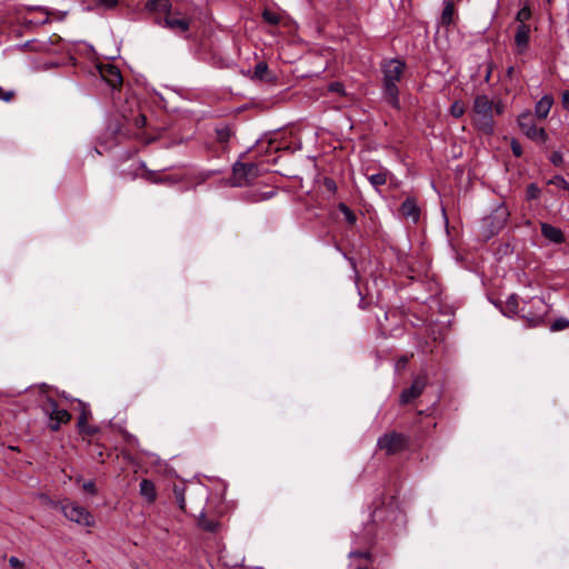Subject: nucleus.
Wrapping results in <instances>:
<instances>
[{
	"instance_id": "nucleus-20",
	"label": "nucleus",
	"mask_w": 569,
	"mask_h": 569,
	"mask_svg": "<svg viewBox=\"0 0 569 569\" xmlns=\"http://www.w3.org/2000/svg\"><path fill=\"white\" fill-rule=\"evenodd\" d=\"M140 169L142 172L139 174L141 179L149 183L160 184V180L162 178V170H150L147 168L143 161L140 162Z\"/></svg>"
},
{
	"instance_id": "nucleus-53",
	"label": "nucleus",
	"mask_w": 569,
	"mask_h": 569,
	"mask_svg": "<svg viewBox=\"0 0 569 569\" xmlns=\"http://www.w3.org/2000/svg\"><path fill=\"white\" fill-rule=\"evenodd\" d=\"M492 221H493V218H492V217H487V218L485 219V223H486V224L492 223Z\"/></svg>"
},
{
	"instance_id": "nucleus-23",
	"label": "nucleus",
	"mask_w": 569,
	"mask_h": 569,
	"mask_svg": "<svg viewBox=\"0 0 569 569\" xmlns=\"http://www.w3.org/2000/svg\"><path fill=\"white\" fill-rule=\"evenodd\" d=\"M455 4L450 1L445 3L440 21L443 26H450L453 21Z\"/></svg>"
},
{
	"instance_id": "nucleus-36",
	"label": "nucleus",
	"mask_w": 569,
	"mask_h": 569,
	"mask_svg": "<svg viewBox=\"0 0 569 569\" xmlns=\"http://www.w3.org/2000/svg\"><path fill=\"white\" fill-rule=\"evenodd\" d=\"M328 91L332 93H337L339 96H345V84L340 81H333L328 84Z\"/></svg>"
},
{
	"instance_id": "nucleus-25",
	"label": "nucleus",
	"mask_w": 569,
	"mask_h": 569,
	"mask_svg": "<svg viewBox=\"0 0 569 569\" xmlns=\"http://www.w3.org/2000/svg\"><path fill=\"white\" fill-rule=\"evenodd\" d=\"M79 407L80 415L78 417L77 428H82L83 426H86V423H88V420L91 417V410L90 407L82 401H79Z\"/></svg>"
},
{
	"instance_id": "nucleus-14",
	"label": "nucleus",
	"mask_w": 569,
	"mask_h": 569,
	"mask_svg": "<svg viewBox=\"0 0 569 569\" xmlns=\"http://www.w3.org/2000/svg\"><path fill=\"white\" fill-rule=\"evenodd\" d=\"M400 214L410 219L413 223H417L420 218V208L415 197H408L399 208Z\"/></svg>"
},
{
	"instance_id": "nucleus-57",
	"label": "nucleus",
	"mask_w": 569,
	"mask_h": 569,
	"mask_svg": "<svg viewBox=\"0 0 569 569\" xmlns=\"http://www.w3.org/2000/svg\"><path fill=\"white\" fill-rule=\"evenodd\" d=\"M356 569H368L367 567H358Z\"/></svg>"
},
{
	"instance_id": "nucleus-8",
	"label": "nucleus",
	"mask_w": 569,
	"mask_h": 569,
	"mask_svg": "<svg viewBox=\"0 0 569 569\" xmlns=\"http://www.w3.org/2000/svg\"><path fill=\"white\" fill-rule=\"evenodd\" d=\"M377 446L387 455H396L409 448L410 437L397 431L387 432L378 438Z\"/></svg>"
},
{
	"instance_id": "nucleus-34",
	"label": "nucleus",
	"mask_w": 569,
	"mask_h": 569,
	"mask_svg": "<svg viewBox=\"0 0 569 569\" xmlns=\"http://www.w3.org/2000/svg\"><path fill=\"white\" fill-rule=\"evenodd\" d=\"M78 431L83 437L84 436L93 437L94 435H97L100 431V429L97 426L86 423V426H83L82 428H78Z\"/></svg>"
},
{
	"instance_id": "nucleus-17",
	"label": "nucleus",
	"mask_w": 569,
	"mask_h": 569,
	"mask_svg": "<svg viewBox=\"0 0 569 569\" xmlns=\"http://www.w3.org/2000/svg\"><path fill=\"white\" fill-rule=\"evenodd\" d=\"M28 11H39L41 12L44 17L42 19H28V18H22V23L26 26V27H36V26H43V24H47L50 22V12L49 10L46 8V7H40V6H37V7H28L27 8Z\"/></svg>"
},
{
	"instance_id": "nucleus-33",
	"label": "nucleus",
	"mask_w": 569,
	"mask_h": 569,
	"mask_svg": "<svg viewBox=\"0 0 569 569\" xmlns=\"http://www.w3.org/2000/svg\"><path fill=\"white\" fill-rule=\"evenodd\" d=\"M466 112L465 106L460 101H455L450 107V114L453 118H461Z\"/></svg>"
},
{
	"instance_id": "nucleus-37",
	"label": "nucleus",
	"mask_w": 569,
	"mask_h": 569,
	"mask_svg": "<svg viewBox=\"0 0 569 569\" xmlns=\"http://www.w3.org/2000/svg\"><path fill=\"white\" fill-rule=\"evenodd\" d=\"M497 213H498L499 221L496 226V229L499 230L505 226L507 218L509 216V212L505 207H501L497 210Z\"/></svg>"
},
{
	"instance_id": "nucleus-47",
	"label": "nucleus",
	"mask_w": 569,
	"mask_h": 569,
	"mask_svg": "<svg viewBox=\"0 0 569 569\" xmlns=\"http://www.w3.org/2000/svg\"><path fill=\"white\" fill-rule=\"evenodd\" d=\"M349 557L350 558H366V559H369L370 558V552L369 551L356 550V551H351L349 553Z\"/></svg>"
},
{
	"instance_id": "nucleus-7",
	"label": "nucleus",
	"mask_w": 569,
	"mask_h": 569,
	"mask_svg": "<svg viewBox=\"0 0 569 569\" xmlns=\"http://www.w3.org/2000/svg\"><path fill=\"white\" fill-rule=\"evenodd\" d=\"M40 408L49 418L48 427L51 431H58L61 425L68 423L71 420L69 411L60 409L58 402L49 396L41 400Z\"/></svg>"
},
{
	"instance_id": "nucleus-27",
	"label": "nucleus",
	"mask_w": 569,
	"mask_h": 569,
	"mask_svg": "<svg viewBox=\"0 0 569 569\" xmlns=\"http://www.w3.org/2000/svg\"><path fill=\"white\" fill-rule=\"evenodd\" d=\"M198 525L201 529L208 532H214L219 527V523L216 520L208 519L203 513H201Z\"/></svg>"
},
{
	"instance_id": "nucleus-35",
	"label": "nucleus",
	"mask_w": 569,
	"mask_h": 569,
	"mask_svg": "<svg viewBox=\"0 0 569 569\" xmlns=\"http://www.w3.org/2000/svg\"><path fill=\"white\" fill-rule=\"evenodd\" d=\"M569 328V320L565 319V318H558L556 319L551 326H550V330L551 331H560V330H565Z\"/></svg>"
},
{
	"instance_id": "nucleus-38",
	"label": "nucleus",
	"mask_w": 569,
	"mask_h": 569,
	"mask_svg": "<svg viewBox=\"0 0 569 569\" xmlns=\"http://www.w3.org/2000/svg\"><path fill=\"white\" fill-rule=\"evenodd\" d=\"M549 160L556 167H561L563 164V157L560 151H552Z\"/></svg>"
},
{
	"instance_id": "nucleus-29",
	"label": "nucleus",
	"mask_w": 569,
	"mask_h": 569,
	"mask_svg": "<svg viewBox=\"0 0 569 569\" xmlns=\"http://www.w3.org/2000/svg\"><path fill=\"white\" fill-rule=\"evenodd\" d=\"M184 487L181 486H174L173 487V496L176 499V502L180 510L186 512V497H184Z\"/></svg>"
},
{
	"instance_id": "nucleus-16",
	"label": "nucleus",
	"mask_w": 569,
	"mask_h": 569,
	"mask_svg": "<svg viewBox=\"0 0 569 569\" xmlns=\"http://www.w3.org/2000/svg\"><path fill=\"white\" fill-rule=\"evenodd\" d=\"M541 234L556 244L565 242V234L562 230L550 223H541Z\"/></svg>"
},
{
	"instance_id": "nucleus-44",
	"label": "nucleus",
	"mask_w": 569,
	"mask_h": 569,
	"mask_svg": "<svg viewBox=\"0 0 569 569\" xmlns=\"http://www.w3.org/2000/svg\"><path fill=\"white\" fill-rule=\"evenodd\" d=\"M119 0H97V3L104 9H113L118 6Z\"/></svg>"
},
{
	"instance_id": "nucleus-10",
	"label": "nucleus",
	"mask_w": 569,
	"mask_h": 569,
	"mask_svg": "<svg viewBox=\"0 0 569 569\" xmlns=\"http://www.w3.org/2000/svg\"><path fill=\"white\" fill-rule=\"evenodd\" d=\"M428 383V376L426 373L419 375L413 378L410 387L405 388L399 397V403L406 406L419 398Z\"/></svg>"
},
{
	"instance_id": "nucleus-43",
	"label": "nucleus",
	"mask_w": 569,
	"mask_h": 569,
	"mask_svg": "<svg viewBox=\"0 0 569 569\" xmlns=\"http://www.w3.org/2000/svg\"><path fill=\"white\" fill-rule=\"evenodd\" d=\"M83 490L90 495H96L97 493V487H96V482L93 480H88L83 483L82 486Z\"/></svg>"
},
{
	"instance_id": "nucleus-39",
	"label": "nucleus",
	"mask_w": 569,
	"mask_h": 569,
	"mask_svg": "<svg viewBox=\"0 0 569 569\" xmlns=\"http://www.w3.org/2000/svg\"><path fill=\"white\" fill-rule=\"evenodd\" d=\"M16 96L14 90H6L0 87V100L4 102H10Z\"/></svg>"
},
{
	"instance_id": "nucleus-28",
	"label": "nucleus",
	"mask_w": 569,
	"mask_h": 569,
	"mask_svg": "<svg viewBox=\"0 0 569 569\" xmlns=\"http://www.w3.org/2000/svg\"><path fill=\"white\" fill-rule=\"evenodd\" d=\"M338 210L343 214L346 222L353 226L357 222L356 213L343 202L338 204Z\"/></svg>"
},
{
	"instance_id": "nucleus-30",
	"label": "nucleus",
	"mask_w": 569,
	"mask_h": 569,
	"mask_svg": "<svg viewBox=\"0 0 569 569\" xmlns=\"http://www.w3.org/2000/svg\"><path fill=\"white\" fill-rule=\"evenodd\" d=\"M369 182L371 186L378 190L381 186L387 183V172H378L370 174L368 177Z\"/></svg>"
},
{
	"instance_id": "nucleus-18",
	"label": "nucleus",
	"mask_w": 569,
	"mask_h": 569,
	"mask_svg": "<svg viewBox=\"0 0 569 569\" xmlns=\"http://www.w3.org/2000/svg\"><path fill=\"white\" fill-rule=\"evenodd\" d=\"M553 104V98L551 94H545L535 106V114L539 119H546Z\"/></svg>"
},
{
	"instance_id": "nucleus-3",
	"label": "nucleus",
	"mask_w": 569,
	"mask_h": 569,
	"mask_svg": "<svg viewBox=\"0 0 569 569\" xmlns=\"http://www.w3.org/2000/svg\"><path fill=\"white\" fill-rule=\"evenodd\" d=\"M41 499L51 508L60 509L63 516L79 526L93 527L96 523L93 515L79 503L71 501L70 499H63L61 501L52 500L47 495H42Z\"/></svg>"
},
{
	"instance_id": "nucleus-6",
	"label": "nucleus",
	"mask_w": 569,
	"mask_h": 569,
	"mask_svg": "<svg viewBox=\"0 0 569 569\" xmlns=\"http://www.w3.org/2000/svg\"><path fill=\"white\" fill-rule=\"evenodd\" d=\"M250 150L242 152L232 166V184L236 187L248 186L259 177L258 164L242 161Z\"/></svg>"
},
{
	"instance_id": "nucleus-26",
	"label": "nucleus",
	"mask_w": 569,
	"mask_h": 569,
	"mask_svg": "<svg viewBox=\"0 0 569 569\" xmlns=\"http://www.w3.org/2000/svg\"><path fill=\"white\" fill-rule=\"evenodd\" d=\"M532 17V11L530 9V6L528 3H525V6L517 12L515 20L518 24H528L527 21H529Z\"/></svg>"
},
{
	"instance_id": "nucleus-56",
	"label": "nucleus",
	"mask_w": 569,
	"mask_h": 569,
	"mask_svg": "<svg viewBox=\"0 0 569 569\" xmlns=\"http://www.w3.org/2000/svg\"><path fill=\"white\" fill-rule=\"evenodd\" d=\"M548 4L552 3V0H545Z\"/></svg>"
},
{
	"instance_id": "nucleus-12",
	"label": "nucleus",
	"mask_w": 569,
	"mask_h": 569,
	"mask_svg": "<svg viewBox=\"0 0 569 569\" xmlns=\"http://www.w3.org/2000/svg\"><path fill=\"white\" fill-rule=\"evenodd\" d=\"M531 27L529 24H518L515 32L516 53L527 52L530 41Z\"/></svg>"
},
{
	"instance_id": "nucleus-4",
	"label": "nucleus",
	"mask_w": 569,
	"mask_h": 569,
	"mask_svg": "<svg viewBox=\"0 0 569 569\" xmlns=\"http://www.w3.org/2000/svg\"><path fill=\"white\" fill-rule=\"evenodd\" d=\"M547 313L548 306L545 300L540 297H532L522 301L519 317L527 322L528 327H538L545 322Z\"/></svg>"
},
{
	"instance_id": "nucleus-48",
	"label": "nucleus",
	"mask_w": 569,
	"mask_h": 569,
	"mask_svg": "<svg viewBox=\"0 0 569 569\" xmlns=\"http://www.w3.org/2000/svg\"><path fill=\"white\" fill-rule=\"evenodd\" d=\"M147 123V117L142 113L138 114L134 118V124L137 128H143Z\"/></svg>"
},
{
	"instance_id": "nucleus-31",
	"label": "nucleus",
	"mask_w": 569,
	"mask_h": 569,
	"mask_svg": "<svg viewBox=\"0 0 569 569\" xmlns=\"http://www.w3.org/2000/svg\"><path fill=\"white\" fill-rule=\"evenodd\" d=\"M540 194H541V189L539 188V186L537 183L532 182L527 186L526 200H528V201L537 200V199H539Z\"/></svg>"
},
{
	"instance_id": "nucleus-1",
	"label": "nucleus",
	"mask_w": 569,
	"mask_h": 569,
	"mask_svg": "<svg viewBox=\"0 0 569 569\" xmlns=\"http://www.w3.org/2000/svg\"><path fill=\"white\" fill-rule=\"evenodd\" d=\"M406 62L393 58L381 64L382 98L392 108L400 110L398 83L402 80Z\"/></svg>"
},
{
	"instance_id": "nucleus-41",
	"label": "nucleus",
	"mask_w": 569,
	"mask_h": 569,
	"mask_svg": "<svg viewBox=\"0 0 569 569\" xmlns=\"http://www.w3.org/2000/svg\"><path fill=\"white\" fill-rule=\"evenodd\" d=\"M510 148L515 157L519 158L522 156V147L518 140L512 139L510 142Z\"/></svg>"
},
{
	"instance_id": "nucleus-19",
	"label": "nucleus",
	"mask_w": 569,
	"mask_h": 569,
	"mask_svg": "<svg viewBox=\"0 0 569 569\" xmlns=\"http://www.w3.org/2000/svg\"><path fill=\"white\" fill-rule=\"evenodd\" d=\"M139 491L148 503H153L157 500L156 486L150 479H142L140 481Z\"/></svg>"
},
{
	"instance_id": "nucleus-55",
	"label": "nucleus",
	"mask_w": 569,
	"mask_h": 569,
	"mask_svg": "<svg viewBox=\"0 0 569 569\" xmlns=\"http://www.w3.org/2000/svg\"><path fill=\"white\" fill-rule=\"evenodd\" d=\"M349 260H350L352 267L356 268V262L353 261V259H349Z\"/></svg>"
},
{
	"instance_id": "nucleus-50",
	"label": "nucleus",
	"mask_w": 569,
	"mask_h": 569,
	"mask_svg": "<svg viewBox=\"0 0 569 569\" xmlns=\"http://www.w3.org/2000/svg\"><path fill=\"white\" fill-rule=\"evenodd\" d=\"M561 102L563 108L569 110V90L563 91Z\"/></svg>"
},
{
	"instance_id": "nucleus-5",
	"label": "nucleus",
	"mask_w": 569,
	"mask_h": 569,
	"mask_svg": "<svg viewBox=\"0 0 569 569\" xmlns=\"http://www.w3.org/2000/svg\"><path fill=\"white\" fill-rule=\"evenodd\" d=\"M193 19L191 17L173 10L163 18H153V23L170 30L174 34L181 36L184 39L189 38V31Z\"/></svg>"
},
{
	"instance_id": "nucleus-42",
	"label": "nucleus",
	"mask_w": 569,
	"mask_h": 569,
	"mask_svg": "<svg viewBox=\"0 0 569 569\" xmlns=\"http://www.w3.org/2000/svg\"><path fill=\"white\" fill-rule=\"evenodd\" d=\"M323 186H325V188L328 191H330L332 193H335L337 191V183H336V181L332 178L325 177L323 178Z\"/></svg>"
},
{
	"instance_id": "nucleus-54",
	"label": "nucleus",
	"mask_w": 569,
	"mask_h": 569,
	"mask_svg": "<svg viewBox=\"0 0 569 569\" xmlns=\"http://www.w3.org/2000/svg\"><path fill=\"white\" fill-rule=\"evenodd\" d=\"M373 541H375V537H373V536H369V537L367 538V541H366V542H367V543H369V545H371Z\"/></svg>"
},
{
	"instance_id": "nucleus-21",
	"label": "nucleus",
	"mask_w": 569,
	"mask_h": 569,
	"mask_svg": "<svg viewBox=\"0 0 569 569\" xmlns=\"http://www.w3.org/2000/svg\"><path fill=\"white\" fill-rule=\"evenodd\" d=\"M520 299L516 293L510 295L507 298L503 313L508 317H515L520 315Z\"/></svg>"
},
{
	"instance_id": "nucleus-11",
	"label": "nucleus",
	"mask_w": 569,
	"mask_h": 569,
	"mask_svg": "<svg viewBox=\"0 0 569 569\" xmlns=\"http://www.w3.org/2000/svg\"><path fill=\"white\" fill-rule=\"evenodd\" d=\"M100 78L112 89H119L122 84V76L118 67L107 62L97 66Z\"/></svg>"
},
{
	"instance_id": "nucleus-24",
	"label": "nucleus",
	"mask_w": 569,
	"mask_h": 569,
	"mask_svg": "<svg viewBox=\"0 0 569 569\" xmlns=\"http://www.w3.org/2000/svg\"><path fill=\"white\" fill-rule=\"evenodd\" d=\"M167 170H162V178L160 180V184L173 186L181 181H183L184 176L181 173H167Z\"/></svg>"
},
{
	"instance_id": "nucleus-45",
	"label": "nucleus",
	"mask_w": 569,
	"mask_h": 569,
	"mask_svg": "<svg viewBox=\"0 0 569 569\" xmlns=\"http://www.w3.org/2000/svg\"><path fill=\"white\" fill-rule=\"evenodd\" d=\"M9 565L13 569H22L24 567V562L14 556L9 558Z\"/></svg>"
},
{
	"instance_id": "nucleus-40",
	"label": "nucleus",
	"mask_w": 569,
	"mask_h": 569,
	"mask_svg": "<svg viewBox=\"0 0 569 569\" xmlns=\"http://www.w3.org/2000/svg\"><path fill=\"white\" fill-rule=\"evenodd\" d=\"M549 183H555L565 190H569V182L562 176H555L553 179L549 181Z\"/></svg>"
},
{
	"instance_id": "nucleus-9",
	"label": "nucleus",
	"mask_w": 569,
	"mask_h": 569,
	"mask_svg": "<svg viewBox=\"0 0 569 569\" xmlns=\"http://www.w3.org/2000/svg\"><path fill=\"white\" fill-rule=\"evenodd\" d=\"M518 126L522 133L532 141L545 143L548 134L543 128L536 126L535 120L529 111L521 113L517 119Z\"/></svg>"
},
{
	"instance_id": "nucleus-13",
	"label": "nucleus",
	"mask_w": 569,
	"mask_h": 569,
	"mask_svg": "<svg viewBox=\"0 0 569 569\" xmlns=\"http://www.w3.org/2000/svg\"><path fill=\"white\" fill-rule=\"evenodd\" d=\"M147 12L156 17L163 18L173 9L170 0H148L144 4Z\"/></svg>"
},
{
	"instance_id": "nucleus-46",
	"label": "nucleus",
	"mask_w": 569,
	"mask_h": 569,
	"mask_svg": "<svg viewBox=\"0 0 569 569\" xmlns=\"http://www.w3.org/2000/svg\"><path fill=\"white\" fill-rule=\"evenodd\" d=\"M409 356H401L398 360H397V363H396V368L397 370H400V369H405L406 366L408 365L409 362Z\"/></svg>"
},
{
	"instance_id": "nucleus-2",
	"label": "nucleus",
	"mask_w": 569,
	"mask_h": 569,
	"mask_svg": "<svg viewBox=\"0 0 569 569\" xmlns=\"http://www.w3.org/2000/svg\"><path fill=\"white\" fill-rule=\"evenodd\" d=\"M471 121L483 134L491 136L495 132L493 101L487 94L475 97Z\"/></svg>"
},
{
	"instance_id": "nucleus-52",
	"label": "nucleus",
	"mask_w": 569,
	"mask_h": 569,
	"mask_svg": "<svg viewBox=\"0 0 569 569\" xmlns=\"http://www.w3.org/2000/svg\"><path fill=\"white\" fill-rule=\"evenodd\" d=\"M273 194H274L273 191L266 192V193L262 194L261 199H263V200L270 199V198L273 197Z\"/></svg>"
},
{
	"instance_id": "nucleus-51",
	"label": "nucleus",
	"mask_w": 569,
	"mask_h": 569,
	"mask_svg": "<svg viewBox=\"0 0 569 569\" xmlns=\"http://www.w3.org/2000/svg\"><path fill=\"white\" fill-rule=\"evenodd\" d=\"M96 447H97V457H94V458H96L98 461L103 462L104 460H103V450H102V447H101V445H99V443H97V445H96Z\"/></svg>"
},
{
	"instance_id": "nucleus-22",
	"label": "nucleus",
	"mask_w": 569,
	"mask_h": 569,
	"mask_svg": "<svg viewBox=\"0 0 569 569\" xmlns=\"http://www.w3.org/2000/svg\"><path fill=\"white\" fill-rule=\"evenodd\" d=\"M269 67L267 62L260 61L254 66L253 77L258 80L272 81L273 77H269Z\"/></svg>"
},
{
	"instance_id": "nucleus-49",
	"label": "nucleus",
	"mask_w": 569,
	"mask_h": 569,
	"mask_svg": "<svg viewBox=\"0 0 569 569\" xmlns=\"http://www.w3.org/2000/svg\"><path fill=\"white\" fill-rule=\"evenodd\" d=\"M503 111H505V104L501 100L493 102V113L499 116V114H502Z\"/></svg>"
},
{
	"instance_id": "nucleus-15",
	"label": "nucleus",
	"mask_w": 569,
	"mask_h": 569,
	"mask_svg": "<svg viewBox=\"0 0 569 569\" xmlns=\"http://www.w3.org/2000/svg\"><path fill=\"white\" fill-rule=\"evenodd\" d=\"M216 141L222 146L224 151L228 150V143L236 134V129L231 124H219L214 128Z\"/></svg>"
},
{
	"instance_id": "nucleus-32",
	"label": "nucleus",
	"mask_w": 569,
	"mask_h": 569,
	"mask_svg": "<svg viewBox=\"0 0 569 569\" xmlns=\"http://www.w3.org/2000/svg\"><path fill=\"white\" fill-rule=\"evenodd\" d=\"M262 18L267 23L271 26H277L280 23V16L269 9H264L262 11Z\"/></svg>"
}]
</instances>
